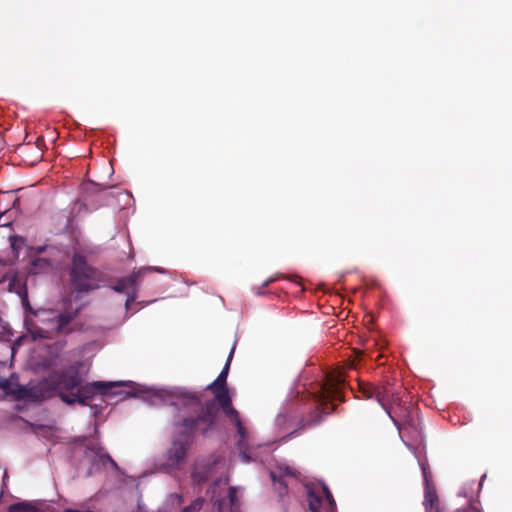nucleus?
Listing matches in <instances>:
<instances>
[{
    "label": "nucleus",
    "instance_id": "412c9836",
    "mask_svg": "<svg viewBox=\"0 0 512 512\" xmlns=\"http://www.w3.org/2000/svg\"><path fill=\"white\" fill-rule=\"evenodd\" d=\"M35 150L37 152V158H39L41 156L39 147H36Z\"/></svg>",
    "mask_w": 512,
    "mask_h": 512
},
{
    "label": "nucleus",
    "instance_id": "4468645a",
    "mask_svg": "<svg viewBox=\"0 0 512 512\" xmlns=\"http://www.w3.org/2000/svg\"><path fill=\"white\" fill-rule=\"evenodd\" d=\"M9 512H39L34 507H32L30 504L22 502V503H16L9 507Z\"/></svg>",
    "mask_w": 512,
    "mask_h": 512
},
{
    "label": "nucleus",
    "instance_id": "39448f33",
    "mask_svg": "<svg viewBox=\"0 0 512 512\" xmlns=\"http://www.w3.org/2000/svg\"><path fill=\"white\" fill-rule=\"evenodd\" d=\"M234 352V347L230 351L227 362L216 378L211 384L207 386L215 394V399L223 409L224 414L230 420L231 424L235 427L237 433V446L239 449V456L243 463H250L257 460L252 448L248 444V434L246 428L243 426L238 412L231 406V398L228 390L226 389V379L228 375L229 365Z\"/></svg>",
    "mask_w": 512,
    "mask_h": 512
},
{
    "label": "nucleus",
    "instance_id": "a211bd4d",
    "mask_svg": "<svg viewBox=\"0 0 512 512\" xmlns=\"http://www.w3.org/2000/svg\"><path fill=\"white\" fill-rule=\"evenodd\" d=\"M276 280L275 277H269L262 283V288L268 286L270 283L274 282Z\"/></svg>",
    "mask_w": 512,
    "mask_h": 512
},
{
    "label": "nucleus",
    "instance_id": "f8f14e48",
    "mask_svg": "<svg viewBox=\"0 0 512 512\" xmlns=\"http://www.w3.org/2000/svg\"><path fill=\"white\" fill-rule=\"evenodd\" d=\"M271 479L274 483L278 482L284 488L287 487V478H293L295 472L286 462H280L277 464L276 469L270 472Z\"/></svg>",
    "mask_w": 512,
    "mask_h": 512
},
{
    "label": "nucleus",
    "instance_id": "aec40b11",
    "mask_svg": "<svg viewBox=\"0 0 512 512\" xmlns=\"http://www.w3.org/2000/svg\"><path fill=\"white\" fill-rule=\"evenodd\" d=\"M27 337H28V335H24V336H22V337L18 338V340H17V342L14 344V346H15L18 342H20L22 339L27 338Z\"/></svg>",
    "mask_w": 512,
    "mask_h": 512
},
{
    "label": "nucleus",
    "instance_id": "6e6552de",
    "mask_svg": "<svg viewBox=\"0 0 512 512\" xmlns=\"http://www.w3.org/2000/svg\"><path fill=\"white\" fill-rule=\"evenodd\" d=\"M294 408V404L291 402H287L281 406L273 423L275 440L284 439L296 431L292 415Z\"/></svg>",
    "mask_w": 512,
    "mask_h": 512
},
{
    "label": "nucleus",
    "instance_id": "9d476101",
    "mask_svg": "<svg viewBox=\"0 0 512 512\" xmlns=\"http://www.w3.org/2000/svg\"><path fill=\"white\" fill-rule=\"evenodd\" d=\"M85 458L92 464L90 473L93 470H98L101 467L110 465L113 468H117L115 461L109 456L108 453L98 443H90L85 450Z\"/></svg>",
    "mask_w": 512,
    "mask_h": 512
},
{
    "label": "nucleus",
    "instance_id": "423d86ee",
    "mask_svg": "<svg viewBox=\"0 0 512 512\" xmlns=\"http://www.w3.org/2000/svg\"><path fill=\"white\" fill-rule=\"evenodd\" d=\"M71 279L75 288L79 291H89L100 287L101 273L88 266L85 258L75 254L72 261Z\"/></svg>",
    "mask_w": 512,
    "mask_h": 512
},
{
    "label": "nucleus",
    "instance_id": "7ed1b4c3",
    "mask_svg": "<svg viewBox=\"0 0 512 512\" xmlns=\"http://www.w3.org/2000/svg\"><path fill=\"white\" fill-rule=\"evenodd\" d=\"M228 464L224 458L200 460L194 465L192 478L197 484L214 479L213 486L209 490L211 500L217 507V512H240L239 502L236 497V488L228 487Z\"/></svg>",
    "mask_w": 512,
    "mask_h": 512
},
{
    "label": "nucleus",
    "instance_id": "f257e3e1",
    "mask_svg": "<svg viewBox=\"0 0 512 512\" xmlns=\"http://www.w3.org/2000/svg\"><path fill=\"white\" fill-rule=\"evenodd\" d=\"M114 388L109 396H118L120 400L128 396L145 395L152 405L167 404L177 409L174 416V433L170 446L164 454V462L160 469L166 473H173L181 470L186 463L188 451L191 448L193 437L197 432L206 434L214 425L218 414V407L214 400L202 404L196 392L176 389L167 390L162 388H144L133 382H124Z\"/></svg>",
    "mask_w": 512,
    "mask_h": 512
},
{
    "label": "nucleus",
    "instance_id": "4be33fe9",
    "mask_svg": "<svg viewBox=\"0 0 512 512\" xmlns=\"http://www.w3.org/2000/svg\"><path fill=\"white\" fill-rule=\"evenodd\" d=\"M253 290H254V292H255L256 294H261L260 289H256L255 287H253Z\"/></svg>",
    "mask_w": 512,
    "mask_h": 512
},
{
    "label": "nucleus",
    "instance_id": "0eeeda50",
    "mask_svg": "<svg viewBox=\"0 0 512 512\" xmlns=\"http://www.w3.org/2000/svg\"><path fill=\"white\" fill-rule=\"evenodd\" d=\"M306 501L310 512H336L332 494L323 484L306 486Z\"/></svg>",
    "mask_w": 512,
    "mask_h": 512
},
{
    "label": "nucleus",
    "instance_id": "20e7f679",
    "mask_svg": "<svg viewBox=\"0 0 512 512\" xmlns=\"http://www.w3.org/2000/svg\"><path fill=\"white\" fill-rule=\"evenodd\" d=\"M22 304L25 311L30 313L25 315L24 323L32 340L52 338L56 333H69L72 330L70 322L78 312V308L64 313L51 309L33 311L26 298L22 299Z\"/></svg>",
    "mask_w": 512,
    "mask_h": 512
},
{
    "label": "nucleus",
    "instance_id": "ddd939ff",
    "mask_svg": "<svg viewBox=\"0 0 512 512\" xmlns=\"http://www.w3.org/2000/svg\"><path fill=\"white\" fill-rule=\"evenodd\" d=\"M344 379L341 373H334L328 376L327 382L324 386V392L319 396V401H322L327 394L328 396L338 397V389L343 384Z\"/></svg>",
    "mask_w": 512,
    "mask_h": 512
},
{
    "label": "nucleus",
    "instance_id": "6ab92c4d",
    "mask_svg": "<svg viewBox=\"0 0 512 512\" xmlns=\"http://www.w3.org/2000/svg\"><path fill=\"white\" fill-rule=\"evenodd\" d=\"M404 443H405L406 447L415 455V457H417L414 447L406 442H404Z\"/></svg>",
    "mask_w": 512,
    "mask_h": 512
},
{
    "label": "nucleus",
    "instance_id": "1a4fd4ad",
    "mask_svg": "<svg viewBox=\"0 0 512 512\" xmlns=\"http://www.w3.org/2000/svg\"><path fill=\"white\" fill-rule=\"evenodd\" d=\"M155 270L159 273H164L165 271L162 268L157 267H145L140 269L139 271L133 273L128 277H124L118 280V282L113 286V290L116 292L125 293L127 295V299L125 302L126 310L129 311L132 303L137 298V279L140 275H142L146 271Z\"/></svg>",
    "mask_w": 512,
    "mask_h": 512
},
{
    "label": "nucleus",
    "instance_id": "9b49d317",
    "mask_svg": "<svg viewBox=\"0 0 512 512\" xmlns=\"http://www.w3.org/2000/svg\"><path fill=\"white\" fill-rule=\"evenodd\" d=\"M418 464L422 470L424 479V506L426 512H439L438 496L435 487L430 483V474L426 463L418 459Z\"/></svg>",
    "mask_w": 512,
    "mask_h": 512
},
{
    "label": "nucleus",
    "instance_id": "f3484780",
    "mask_svg": "<svg viewBox=\"0 0 512 512\" xmlns=\"http://www.w3.org/2000/svg\"><path fill=\"white\" fill-rule=\"evenodd\" d=\"M55 365H56V364H55V358H53V357H49V358H47V359H44V361H43V363H42V366H43L44 368H50V367H53V366H55Z\"/></svg>",
    "mask_w": 512,
    "mask_h": 512
},
{
    "label": "nucleus",
    "instance_id": "f03ea898",
    "mask_svg": "<svg viewBox=\"0 0 512 512\" xmlns=\"http://www.w3.org/2000/svg\"><path fill=\"white\" fill-rule=\"evenodd\" d=\"M81 362L71 366L57 381L54 387L48 380L39 383L29 382L27 385H21L16 375H11L7 379L0 380V389L5 395L15 400L40 401L50 398L57 393L61 400L66 404L79 403L90 406L93 416L101 412V406L91 405L90 401H105V396H109L114 388L123 384L121 381H94L86 385H80L82 378L79 375L78 368L82 367Z\"/></svg>",
    "mask_w": 512,
    "mask_h": 512
},
{
    "label": "nucleus",
    "instance_id": "dca6fc26",
    "mask_svg": "<svg viewBox=\"0 0 512 512\" xmlns=\"http://www.w3.org/2000/svg\"><path fill=\"white\" fill-rule=\"evenodd\" d=\"M168 501L172 505L178 506L182 503V496L180 494L173 493V494L169 495Z\"/></svg>",
    "mask_w": 512,
    "mask_h": 512
},
{
    "label": "nucleus",
    "instance_id": "2eb2a0df",
    "mask_svg": "<svg viewBox=\"0 0 512 512\" xmlns=\"http://www.w3.org/2000/svg\"><path fill=\"white\" fill-rule=\"evenodd\" d=\"M204 504V500L202 498L195 499L190 505L186 506L182 512H199Z\"/></svg>",
    "mask_w": 512,
    "mask_h": 512
}]
</instances>
